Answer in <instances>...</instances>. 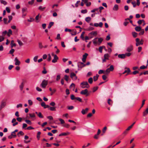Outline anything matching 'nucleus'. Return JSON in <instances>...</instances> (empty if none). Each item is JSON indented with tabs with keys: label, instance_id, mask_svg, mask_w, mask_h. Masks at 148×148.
I'll use <instances>...</instances> for the list:
<instances>
[{
	"label": "nucleus",
	"instance_id": "aec40b11",
	"mask_svg": "<svg viewBox=\"0 0 148 148\" xmlns=\"http://www.w3.org/2000/svg\"><path fill=\"white\" fill-rule=\"evenodd\" d=\"M6 104V102L3 101H2L0 106L3 108L5 106Z\"/></svg>",
	"mask_w": 148,
	"mask_h": 148
},
{
	"label": "nucleus",
	"instance_id": "393cba45",
	"mask_svg": "<svg viewBox=\"0 0 148 148\" xmlns=\"http://www.w3.org/2000/svg\"><path fill=\"white\" fill-rule=\"evenodd\" d=\"M64 79L67 82H68L69 79V77L68 76L66 75H65L64 76Z\"/></svg>",
	"mask_w": 148,
	"mask_h": 148
},
{
	"label": "nucleus",
	"instance_id": "603ef678",
	"mask_svg": "<svg viewBox=\"0 0 148 148\" xmlns=\"http://www.w3.org/2000/svg\"><path fill=\"white\" fill-rule=\"evenodd\" d=\"M28 103H29V106H31L33 104V102L30 99L28 100Z\"/></svg>",
	"mask_w": 148,
	"mask_h": 148
},
{
	"label": "nucleus",
	"instance_id": "f257e3e1",
	"mask_svg": "<svg viewBox=\"0 0 148 148\" xmlns=\"http://www.w3.org/2000/svg\"><path fill=\"white\" fill-rule=\"evenodd\" d=\"M80 85L81 87L83 88H88L90 87L89 85L87 82H83L81 83Z\"/></svg>",
	"mask_w": 148,
	"mask_h": 148
},
{
	"label": "nucleus",
	"instance_id": "13d9d810",
	"mask_svg": "<svg viewBox=\"0 0 148 148\" xmlns=\"http://www.w3.org/2000/svg\"><path fill=\"white\" fill-rule=\"evenodd\" d=\"M14 49H12L11 50L9 51V53L12 54L14 51Z\"/></svg>",
	"mask_w": 148,
	"mask_h": 148
},
{
	"label": "nucleus",
	"instance_id": "864d4df0",
	"mask_svg": "<svg viewBox=\"0 0 148 148\" xmlns=\"http://www.w3.org/2000/svg\"><path fill=\"white\" fill-rule=\"evenodd\" d=\"M147 65H148L147 64V66H145L144 65H142V66H141L140 67V69H146L147 68Z\"/></svg>",
	"mask_w": 148,
	"mask_h": 148
},
{
	"label": "nucleus",
	"instance_id": "2eb2a0df",
	"mask_svg": "<svg viewBox=\"0 0 148 148\" xmlns=\"http://www.w3.org/2000/svg\"><path fill=\"white\" fill-rule=\"evenodd\" d=\"M88 110L89 109L88 108H86L85 110L82 109L81 112L83 114H84L86 113L87 112Z\"/></svg>",
	"mask_w": 148,
	"mask_h": 148
},
{
	"label": "nucleus",
	"instance_id": "f3484780",
	"mask_svg": "<svg viewBox=\"0 0 148 148\" xmlns=\"http://www.w3.org/2000/svg\"><path fill=\"white\" fill-rule=\"evenodd\" d=\"M148 114V108H147L143 113V116H145Z\"/></svg>",
	"mask_w": 148,
	"mask_h": 148
},
{
	"label": "nucleus",
	"instance_id": "473e14b6",
	"mask_svg": "<svg viewBox=\"0 0 148 148\" xmlns=\"http://www.w3.org/2000/svg\"><path fill=\"white\" fill-rule=\"evenodd\" d=\"M132 34L134 38H136L138 34L135 32H133L132 33Z\"/></svg>",
	"mask_w": 148,
	"mask_h": 148
},
{
	"label": "nucleus",
	"instance_id": "09e8293b",
	"mask_svg": "<svg viewBox=\"0 0 148 148\" xmlns=\"http://www.w3.org/2000/svg\"><path fill=\"white\" fill-rule=\"evenodd\" d=\"M8 18H9V20L8 21V23H10L11 21L12 20V16H8Z\"/></svg>",
	"mask_w": 148,
	"mask_h": 148
},
{
	"label": "nucleus",
	"instance_id": "dca6fc26",
	"mask_svg": "<svg viewBox=\"0 0 148 148\" xmlns=\"http://www.w3.org/2000/svg\"><path fill=\"white\" fill-rule=\"evenodd\" d=\"M25 81H23L21 85L19 86V88L20 90H22L23 89V88L24 87V84Z\"/></svg>",
	"mask_w": 148,
	"mask_h": 148
},
{
	"label": "nucleus",
	"instance_id": "49530a36",
	"mask_svg": "<svg viewBox=\"0 0 148 148\" xmlns=\"http://www.w3.org/2000/svg\"><path fill=\"white\" fill-rule=\"evenodd\" d=\"M1 3L2 4H3L4 5H6L7 4V2L3 0H0Z\"/></svg>",
	"mask_w": 148,
	"mask_h": 148
},
{
	"label": "nucleus",
	"instance_id": "c85d7f7f",
	"mask_svg": "<svg viewBox=\"0 0 148 148\" xmlns=\"http://www.w3.org/2000/svg\"><path fill=\"white\" fill-rule=\"evenodd\" d=\"M85 33V32H82V33L81 34V36H80V38L82 39L83 40H84V35Z\"/></svg>",
	"mask_w": 148,
	"mask_h": 148
},
{
	"label": "nucleus",
	"instance_id": "cd10ccee",
	"mask_svg": "<svg viewBox=\"0 0 148 148\" xmlns=\"http://www.w3.org/2000/svg\"><path fill=\"white\" fill-rule=\"evenodd\" d=\"M99 76V75L97 74L96 75V76H94L93 77L94 81H96L97 80Z\"/></svg>",
	"mask_w": 148,
	"mask_h": 148
},
{
	"label": "nucleus",
	"instance_id": "4c0bfd02",
	"mask_svg": "<svg viewBox=\"0 0 148 148\" xmlns=\"http://www.w3.org/2000/svg\"><path fill=\"white\" fill-rule=\"evenodd\" d=\"M17 41L19 45L20 46H22L23 45V42L21 41H20V40L18 39L17 40Z\"/></svg>",
	"mask_w": 148,
	"mask_h": 148
},
{
	"label": "nucleus",
	"instance_id": "412c9836",
	"mask_svg": "<svg viewBox=\"0 0 148 148\" xmlns=\"http://www.w3.org/2000/svg\"><path fill=\"white\" fill-rule=\"evenodd\" d=\"M119 9V6L115 4L114 5V7L113 8V10H114L117 11Z\"/></svg>",
	"mask_w": 148,
	"mask_h": 148
},
{
	"label": "nucleus",
	"instance_id": "423d86ee",
	"mask_svg": "<svg viewBox=\"0 0 148 148\" xmlns=\"http://www.w3.org/2000/svg\"><path fill=\"white\" fill-rule=\"evenodd\" d=\"M80 94L82 95H86L87 96L89 95V93H88V90L87 89L82 90L80 92Z\"/></svg>",
	"mask_w": 148,
	"mask_h": 148
},
{
	"label": "nucleus",
	"instance_id": "9d476101",
	"mask_svg": "<svg viewBox=\"0 0 148 148\" xmlns=\"http://www.w3.org/2000/svg\"><path fill=\"white\" fill-rule=\"evenodd\" d=\"M125 70L123 74H124L125 73H127V74L126 75H127L130 72V70L129 68H127L126 67L125 68Z\"/></svg>",
	"mask_w": 148,
	"mask_h": 148
},
{
	"label": "nucleus",
	"instance_id": "a19ab883",
	"mask_svg": "<svg viewBox=\"0 0 148 148\" xmlns=\"http://www.w3.org/2000/svg\"><path fill=\"white\" fill-rule=\"evenodd\" d=\"M145 99L143 100V101H142V104L141 105V107H140V109L138 110V111H139L140 110V109L143 106H144V104L145 103Z\"/></svg>",
	"mask_w": 148,
	"mask_h": 148
},
{
	"label": "nucleus",
	"instance_id": "ddd939ff",
	"mask_svg": "<svg viewBox=\"0 0 148 148\" xmlns=\"http://www.w3.org/2000/svg\"><path fill=\"white\" fill-rule=\"evenodd\" d=\"M58 59V58L57 56V55L55 56L54 57V59H53L52 62L53 63H56L57 61V60Z\"/></svg>",
	"mask_w": 148,
	"mask_h": 148
},
{
	"label": "nucleus",
	"instance_id": "680f3d73",
	"mask_svg": "<svg viewBox=\"0 0 148 148\" xmlns=\"http://www.w3.org/2000/svg\"><path fill=\"white\" fill-rule=\"evenodd\" d=\"M131 3L133 5V6L134 8L136 7V4L135 1H132L131 2Z\"/></svg>",
	"mask_w": 148,
	"mask_h": 148
},
{
	"label": "nucleus",
	"instance_id": "4d7b16f0",
	"mask_svg": "<svg viewBox=\"0 0 148 148\" xmlns=\"http://www.w3.org/2000/svg\"><path fill=\"white\" fill-rule=\"evenodd\" d=\"M41 134V132H38L37 136V138H38V140H39L40 139V135Z\"/></svg>",
	"mask_w": 148,
	"mask_h": 148
},
{
	"label": "nucleus",
	"instance_id": "7c9ffc66",
	"mask_svg": "<svg viewBox=\"0 0 148 148\" xmlns=\"http://www.w3.org/2000/svg\"><path fill=\"white\" fill-rule=\"evenodd\" d=\"M93 80V79L92 77H90L88 79V82L90 84H92V83Z\"/></svg>",
	"mask_w": 148,
	"mask_h": 148
},
{
	"label": "nucleus",
	"instance_id": "7ed1b4c3",
	"mask_svg": "<svg viewBox=\"0 0 148 148\" xmlns=\"http://www.w3.org/2000/svg\"><path fill=\"white\" fill-rule=\"evenodd\" d=\"M71 99L72 100H76L80 102H82V99L79 97H75L73 95H71Z\"/></svg>",
	"mask_w": 148,
	"mask_h": 148
},
{
	"label": "nucleus",
	"instance_id": "bb28decb",
	"mask_svg": "<svg viewBox=\"0 0 148 148\" xmlns=\"http://www.w3.org/2000/svg\"><path fill=\"white\" fill-rule=\"evenodd\" d=\"M91 19V18L90 17H88L85 18V20L86 22L88 23H89Z\"/></svg>",
	"mask_w": 148,
	"mask_h": 148
},
{
	"label": "nucleus",
	"instance_id": "a18cd8bd",
	"mask_svg": "<svg viewBox=\"0 0 148 148\" xmlns=\"http://www.w3.org/2000/svg\"><path fill=\"white\" fill-rule=\"evenodd\" d=\"M25 122L28 124L29 125H31L32 124V123L31 121H30L29 120H25Z\"/></svg>",
	"mask_w": 148,
	"mask_h": 148
},
{
	"label": "nucleus",
	"instance_id": "f03ea898",
	"mask_svg": "<svg viewBox=\"0 0 148 148\" xmlns=\"http://www.w3.org/2000/svg\"><path fill=\"white\" fill-rule=\"evenodd\" d=\"M135 40L136 42V45L137 46L143 44L144 41L142 39H141L140 41V39L139 38H136V39Z\"/></svg>",
	"mask_w": 148,
	"mask_h": 148
},
{
	"label": "nucleus",
	"instance_id": "f8f14e48",
	"mask_svg": "<svg viewBox=\"0 0 148 148\" xmlns=\"http://www.w3.org/2000/svg\"><path fill=\"white\" fill-rule=\"evenodd\" d=\"M14 61L15 62V65H19L20 64V62L18 60L17 57L15 58Z\"/></svg>",
	"mask_w": 148,
	"mask_h": 148
},
{
	"label": "nucleus",
	"instance_id": "2f4dec72",
	"mask_svg": "<svg viewBox=\"0 0 148 148\" xmlns=\"http://www.w3.org/2000/svg\"><path fill=\"white\" fill-rule=\"evenodd\" d=\"M76 76V74L73 72L71 73L70 74V77L72 79H73V77Z\"/></svg>",
	"mask_w": 148,
	"mask_h": 148
},
{
	"label": "nucleus",
	"instance_id": "58836bf2",
	"mask_svg": "<svg viewBox=\"0 0 148 148\" xmlns=\"http://www.w3.org/2000/svg\"><path fill=\"white\" fill-rule=\"evenodd\" d=\"M110 70V71H112L114 70V68L113 65H111L110 66V67L108 68Z\"/></svg>",
	"mask_w": 148,
	"mask_h": 148
},
{
	"label": "nucleus",
	"instance_id": "f704fd0d",
	"mask_svg": "<svg viewBox=\"0 0 148 148\" xmlns=\"http://www.w3.org/2000/svg\"><path fill=\"white\" fill-rule=\"evenodd\" d=\"M12 31L11 29H9L8 30V32L7 33V35L8 36L10 37V34H12Z\"/></svg>",
	"mask_w": 148,
	"mask_h": 148
},
{
	"label": "nucleus",
	"instance_id": "4be33fe9",
	"mask_svg": "<svg viewBox=\"0 0 148 148\" xmlns=\"http://www.w3.org/2000/svg\"><path fill=\"white\" fill-rule=\"evenodd\" d=\"M135 29L137 32H139L142 29L139 26H136L135 27Z\"/></svg>",
	"mask_w": 148,
	"mask_h": 148
},
{
	"label": "nucleus",
	"instance_id": "69168bd1",
	"mask_svg": "<svg viewBox=\"0 0 148 148\" xmlns=\"http://www.w3.org/2000/svg\"><path fill=\"white\" fill-rule=\"evenodd\" d=\"M67 134L66 133H62L60 134L59 135V136H66L67 135Z\"/></svg>",
	"mask_w": 148,
	"mask_h": 148
},
{
	"label": "nucleus",
	"instance_id": "e2e57ef3",
	"mask_svg": "<svg viewBox=\"0 0 148 148\" xmlns=\"http://www.w3.org/2000/svg\"><path fill=\"white\" fill-rule=\"evenodd\" d=\"M38 45L40 49H41L43 47V46L42 45V43L41 42L39 43Z\"/></svg>",
	"mask_w": 148,
	"mask_h": 148
},
{
	"label": "nucleus",
	"instance_id": "3c124183",
	"mask_svg": "<svg viewBox=\"0 0 148 148\" xmlns=\"http://www.w3.org/2000/svg\"><path fill=\"white\" fill-rule=\"evenodd\" d=\"M98 87L97 86L94 87L92 89V92H95L98 89Z\"/></svg>",
	"mask_w": 148,
	"mask_h": 148
},
{
	"label": "nucleus",
	"instance_id": "79ce46f5",
	"mask_svg": "<svg viewBox=\"0 0 148 148\" xmlns=\"http://www.w3.org/2000/svg\"><path fill=\"white\" fill-rule=\"evenodd\" d=\"M142 22H145V21L144 20H139L137 22V23L139 25H141Z\"/></svg>",
	"mask_w": 148,
	"mask_h": 148
},
{
	"label": "nucleus",
	"instance_id": "20e7f679",
	"mask_svg": "<svg viewBox=\"0 0 148 148\" xmlns=\"http://www.w3.org/2000/svg\"><path fill=\"white\" fill-rule=\"evenodd\" d=\"M97 34V31H92L88 34V36L91 39L92 38L93 36H96Z\"/></svg>",
	"mask_w": 148,
	"mask_h": 148
},
{
	"label": "nucleus",
	"instance_id": "c756f323",
	"mask_svg": "<svg viewBox=\"0 0 148 148\" xmlns=\"http://www.w3.org/2000/svg\"><path fill=\"white\" fill-rule=\"evenodd\" d=\"M45 8V7H42V6H40L39 7L38 9L40 10L41 11H43Z\"/></svg>",
	"mask_w": 148,
	"mask_h": 148
},
{
	"label": "nucleus",
	"instance_id": "bf43d9fd",
	"mask_svg": "<svg viewBox=\"0 0 148 148\" xmlns=\"http://www.w3.org/2000/svg\"><path fill=\"white\" fill-rule=\"evenodd\" d=\"M34 0H32L30 1H29L28 3L29 5H32L34 3Z\"/></svg>",
	"mask_w": 148,
	"mask_h": 148
},
{
	"label": "nucleus",
	"instance_id": "052dcab7",
	"mask_svg": "<svg viewBox=\"0 0 148 148\" xmlns=\"http://www.w3.org/2000/svg\"><path fill=\"white\" fill-rule=\"evenodd\" d=\"M110 70H109V69L108 68L106 70V71L105 72V73H104L105 74L108 75V74H109L110 73Z\"/></svg>",
	"mask_w": 148,
	"mask_h": 148
},
{
	"label": "nucleus",
	"instance_id": "8fccbe9b",
	"mask_svg": "<svg viewBox=\"0 0 148 148\" xmlns=\"http://www.w3.org/2000/svg\"><path fill=\"white\" fill-rule=\"evenodd\" d=\"M102 49H103V46H100L99 48V52L102 53Z\"/></svg>",
	"mask_w": 148,
	"mask_h": 148
},
{
	"label": "nucleus",
	"instance_id": "338daca9",
	"mask_svg": "<svg viewBox=\"0 0 148 148\" xmlns=\"http://www.w3.org/2000/svg\"><path fill=\"white\" fill-rule=\"evenodd\" d=\"M18 121L21 122L22 121V118L21 117H18L16 119Z\"/></svg>",
	"mask_w": 148,
	"mask_h": 148
},
{
	"label": "nucleus",
	"instance_id": "c9c22d12",
	"mask_svg": "<svg viewBox=\"0 0 148 148\" xmlns=\"http://www.w3.org/2000/svg\"><path fill=\"white\" fill-rule=\"evenodd\" d=\"M54 24V23L53 22H50L49 25L48 26V28L49 29H50L52 26Z\"/></svg>",
	"mask_w": 148,
	"mask_h": 148
},
{
	"label": "nucleus",
	"instance_id": "72a5a7b5",
	"mask_svg": "<svg viewBox=\"0 0 148 148\" xmlns=\"http://www.w3.org/2000/svg\"><path fill=\"white\" fill-rule=\"evenodd\" d=\"M24 134L23 132L22 131H20L17 134V135L18 136H20V135L22 136Z\"/></svg>",
	"mask_w": 148,
	"mask_h": 148
},
{
	"label": "nucleus",
	"instance_id": "0eeeda50",
	"mask_svg": "<svg viewBox=\"0 0 148 148\" xmlns=\"http://www.w3.org/2000/svg\"><path fill=\"white\" fill-rule=\"evenodd\" d=\"M78 68H82L83 67H84L86 65L82 62H79L78 63Z\"/></svg>",
	"mask_w": 148,
	"mask_h": 148
},
{
	"label": "nucleus",
	"instance_id": "a211bd4d",
	"mask_svg": "<svg viewBox=\"0 0 148 148\" xmlns=\"http://www.w3.org/2000/svg\"><path fill=\"white\" fill-rule=\"evenodd\" d=\"M98 45H100V44L102 42L103 39L101 38H98Z\"/></svg>",
	"mask_w": 148,
	"mask_h": 148
},
{
	"label": "nucleus",
	"instance_id": "0e129e2a",
	"mask_svg": "<svg viewBox=\"0 0 148 148\" xmlns=\"http://www.w3.org/2000/svg\"><path fill=\"white\" fill-rule=\"evenodd\" d=\"M42 73L44 74H45L47 73V71H46L45 68L44 67L43 68V70L42 72Z\"/></svg>",
	"mask_w": 148,
	"mask_h": 148
},
{
	"label": "nucleus",
	"instance_id": "6e6d98bb",
	"mask_svg": "<svg viewBox=\"0 0 148 148\" xmlns=\"http://www.w3.org/2000/svg\"><path fill=\"white\" fill-rule=\"evenodd\" d=\"M38 116L40 118H43V116H42L41 113L40 112H39L38 113Z\"/></svg>",
	"mask_w": 148,
	"mask_h": 148
},
{
	"label": "nucleus",
	"instance_id": "6ab92c4d",
	"mask_svg": "<svg viewBox=\"0 0 148 148\" xmlns=\"http://www.w3.org/2000/svg\"><path fill=\"white\" fill-rule=\"evenodd\" d=\"M98 38L97 37L95 38L92 40V42L94 45H96L98 44V42H97V40L98 39Z\"/></svg>",
	"mask_w": 148,
	"mask_h": 148
},
{
	"label": "nucleus",
	"instance_id": "6e6552de",
	"mask_svg": "<svg viewBox=\"0 0 148 148\" xmlns=\"http://www.w3.org/2000/svg\"><path fill=\"white\" fill-rule=\"evenodd\" d=\"M11 123H13L12 125L13 126H15L18 124V123L17 122H16V119L15 118H13L12 119L11 121Z\"/></svg>",
	"mask_w": 148,
	"mask_h": 148
},
{
	"label": "nucleus",
	"instance_id": "4468645a",
	"mask_svg": "<svg viewBox=\"0 0 148 148\" xmlns=\"http://www.w3.org/2000/svg\"><path fill=\"white\" fill-rule=\"evenodd\" d=\"M118 57L119 58H120L122 59H124L125 58V55L124 54H119L118 55Z\"/></svg>",
	"mask_w": 148,
	"mask_h": 148
},
{
	"label": "nucleus",
	"instance_id": "774afa93",
	"mask_svg": "<svg viewBox=\"0 0 148 148\" xmlns=\"http://www.w3.org/2000/svg\"><path fill=\"white\" fill-rule=\"evenodd\" d=\"M144 33V31L143 29H142L141 30L140 32L139 33L140 35H143Z\"/></svg>",
	"mask_w": 148,
	"mask_h": 148
},
{
	"label": "nucleus",
	"instance_id": "9b49d317",
	"mask_svg": "<svg viewBox=\"0 0 148 148\" xmlns=\"http://www.w3.org/2000/svg\"><path fill=\"white\" fill-rule=\"evenodd\" d=\"M103 25V23H102L101 22L99 23V24L98 23H95L94 24V25L96 27H98L99 26L100 27H102Z\"/></svg>",
	"mask_w": 148,
	"mask_h": 148
},
{
	"label": "nucleus",
	"instance_id": "a878e982",
	"mask_svg": "<svg viewBox=\"0 0 148 148\" xmlns=\"http://www.w3.org/2000/svg\"><path fill=\"white\" fill-rule=\"evenodd\" d=\"M107 128L106 126H105L102 130V133H103L101 134V135H103V134H104L105 132L107 130Z\"/></svg>",
	"mask_w": 148,
	"mask_h": 148
},
{
	"label": "nucleus",
	"instance_id": "ea45409f",
	"mask_svg": "<svg viewBox=\"0 0 148 148\" xmlns=\"http://www.w3.org/2000/svg\"><path fill=\"white\" fill-rule=\"evenodd\" d=\"M74 30V29L71 30V29L67 28H66L65 29V32H72V31H73Z\"/></svg>",
	"mask_w": 148,
	"mask_h": 148
},
{
	"label": "nucleus",
	"instance_id": "b1692460",
	"mask_svg": "<svg viewBox=\"0 0 148 148\" xmlns=\"http://www.w3.org/2000/svg\"><path fill=\"white\" fill-rule=\"evenodd\" d=\"M14 41L13 40H12L11 41L10 44L11 45V48H13V46H16V44L15 43H14Z\"/></svg>",
	"mask_w": 148,
	"mask_h": 148
},
{
	"label": "nucleus",
	"instance_id": "1a4fd4ad",
	"mask_svg": "<svg viewBox=\"0 0 148 148\" xmlns=\"http://www.w3.org/2000/svg\"><path fill=\"white\" fill-rule=\"evenodd\" d=\"M133 50V46L132 45H130L129 47H127L126 51L127 52H130Z\"/></svg>",
	"mask_w": 148,
	"mask_h": 148
},
{
	"label": "nucleus",
	"instance_id": "39448f33",
	"mask_svg": "<svg viewBox=\"0 0 148 148\" xmlns=\"http://www.w3.org/2000/svg\"><path fill=\"white\" fill-rule=\"evenodd\" d=\"M48 81L47 80H44L42 81L40 85L42 88H45L48 84Z\"/></svg>",
	"mask_w": 148,
	"mask_h": 148
},
{
	"label": "nucleus",
	"instance_id": "de8ad7c7",
	"mask_svg": "<svg viewBox=\"0 0 148 148\" xmlns=\"http://www.w3.org/2000/svg\"><path fill=\"white\" fill-rule=\"evenodd\" d=\"M56 108L55 107H49V109L51 111H56Z\"/></svg>",
	"mask_w": 148,
	"mask_h": 148
},
{
	"label": "nucleus",
	"instance_id": "c03bdc74",
	"mask_svg": "<svg viewBox=\"0 0 148 148\" xmlns=\"http://www.w3.org/2000/svg\"><path fill=\"white\" fill-rule=\"evenodd\" d=\"M73 33H71V34L72 36L75 35L77 34V31L76 30H74V31H72Z\"/></svg>",
	"mask_w": 148,
	"mask_h": 148
},
{
	"label": "nucleus",
	"instance_id": "37998d69",
	"mask_svg": "<svg viewBox=\"0 0 148 148\" xmlns=\"http://www.w3.org/2000/svg\"><path fill=\"white\" fill-rule=\"evenodd\" d=\"M29 115L30 117L31 118H34L35 117V115L34 113L33 114H29Z\"/></svg>",
	"mask_w": 148,
	"mask_h": 148
},
{
	"label": "nucleus",
	"instance_id": "e433bc0d",
	"mask_svg": "<svg viewBox=\"0 0 148 148\" xmlns=\"http://www.w3.org/2000/svg\"><path fill=\"white\" fill-rule=\"evenodd\" d=\"M94 28L92 27H89L88 28L86 29V30L88 31H90L94 29Z\"/></svg>",
	"mask_w": 148,
	"mask_h": 148
},
{
	"label": "nucleus",
	"instance_id": "5fc2aeb1",
	"mask_svg": "<svg viewBox=\"0 0 148 148\" xmlns=\"http://www.w3.org/2000/svg\"><path fill=\"white\" fill-rule=\"evenodd\" d=\"M75 86V84L74 83H73L70 86V88H72L73 87V90H74Z\"/></svg>",
	"mask_w": 148,
	"mask_h": 148
},
{
	"label": "nucleus",
	"instance_id": "5701e85b",
	"mask_svg": "<svg viewBox=\"0 0 148 148\" xmlns=\"http://www.w3.org/2000/svg\"><path fill=\"white\" fill-rule=\"evenodd\" d=\"M109 57V56L108 53H106L104 55V58L106 60H109L108 58Z\"/></svg>",
	"mask_w": 148,
	"mask_h": 148
}]
</instances>
